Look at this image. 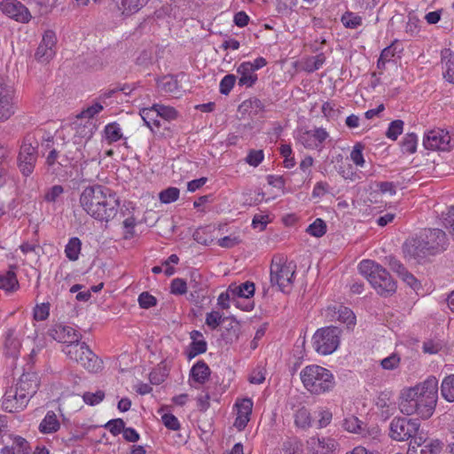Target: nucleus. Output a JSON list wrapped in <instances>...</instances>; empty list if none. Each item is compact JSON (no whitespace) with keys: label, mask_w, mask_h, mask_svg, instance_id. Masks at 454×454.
Returning a JSON list of instances; mask_svg holds the SVG:
<instances>
[{"label":"nucleus","mask_w":454,"mask_h":454,"mask_svg":"<svg viewBox=\"0 0 454 454\" xmlns=\"http://www.w3.org/2000/svg\"><path fill=\"white\" fill-rule=\"evenodd\" d=\"M441 59L444 79L450 83H454V52L448 48L442 50Z\"/></svg>","instance_id":"nucleus-23"},{"label":"nucleus","mask_w":454,"mask_h":454,"mask_svg":"<svg viewBox=\"0 0 454 454\" xmlns=\"http://www.w3.org/2000/svg\"><path fill=\"white\" fill-rule=\"evenodd\" d=\"M266 370L261 365H257L249 374L248 381L251 384L260 385L265 380Z\"/></svg>","instance_id":"nucleus-54"},{"label":"nucleus","mask_w":454,"mask_h":454,"mask_svg":"<svg viewBox=\"0 0 454 454\" xmlns=\"http://www.w3.org/2000/svg\"><path fill=\"white\" fill-rule=\"evenodd\" d=\"M81 247V240L76 237L71 238L65 248L67 257L71 261H76L79 257Z\"/></svg>","instance_id":"nucleus-36"},{"label":"nucleus","mask_w":454,"mask_h":454,"mask_svg":"<svg viewBox=\"0 0 454 454\" xmlns=\"http://www.w3.org/2000/svg\"><path fill=\"white\" fill-rule=\"evenodd\" d=\"M403 121L401 120H395L389 123L388 129L386 132V136L392 139L396 140L398 136L403 132Z\"/></svg>","instance_id":"nucleus-50"},{"label":"nucleus","mask_w":454,"mask_h":454,"mask_svg":"<svg viewBox=\"0 0 454 454\" xmlns=\"http://www.w3.org/2000/svg\"><path fill=\"white\" fill-rule=\"evenodd\" d=\"M444 347L442 340L439 339L426 340L422 345V350L426 354L434 355L439 353Z\"/></svg>","instance_id":"nucleus-42"},{"label":"nucleus","mask_w":454,"mask_h":454,"mask_svg":"<svg viewBox=\"0 0 454 454\" xmlns=\"http://www.w3.org/2000/svg\"><path fill=\"white\" fill-rule=\"evenodd\" d=\"M149 0H121V9L125 15H131L142 9Z\"/></svg>","instance_id":"nucleus-34"},{"label":"nucleus","mask_w":454,"mask_h":454,"mask_svg":"<svg viewBox=\"0 0 454 454\" xmlns=\"http://www.w3.org/2000/svg\"><path fill=\"white\" fill-rule=\"evenodd\" d=\"M329 446L325 438L311 436L307 440V450L311 454H325Z\"/></svg>","instance_id":"nucleus-31"},{"label":"nucleus","mask_w":454,"mask_h":454,"mask_svg":"<svg viewBox=\"0 0 454 454\" xmlns=\"http://www.w3.org/2000/svg\"><path fill=\"white\" fill-rule=\"evenodd\" d=\"M341 330L337 326H325L316 331L312 337V346L320 355H330L339 347Z\"/></svg>","instance_id":"nucleus-8"},{"label":"nucleus","mask_w":454,"mask_h":454,"mask_svg":"<svg viewBox=\"0 0 454 454\" xmlns=\"http://www.w3.org/2000/svg\"><path fill=\"white\" fill-rule=\"evenodd\" d=\"M238 407V417L235 420V426L242 429L250 420V415L253 409V401L250 398H244L239 403H236Z\"/></svg>","instance_id":"nucleus-20"},{"label":"nucleus","mask_w":454,"mask_h":454,"mask_svg":"<svg viewBox=\"0 0 454 454\" xmlns=\"http://www.w3.org/2000/svg\"><path fill=\"white\" fill-rule=\"evenodd\" d=\"M299 0H275L276 11L282 15L290 14L298 5Z\"/></svg>","instance_id":"nucleus-41"},{"label":"nucleus","mask_w":454,"mask_h":454,"mask_svg":"<svg viewBox=\"0 0 454 454\" xmlns=\"http://www.w3.org/2000/svg\"><path fill=\"white\" fill-rule=\"evenodd\" d=\"M447 236L440 229H427L417 238L407 240L403 247L405 257L418 261L434 255L447 247Z\"/></svg>","instance_id":"nucleus-3"},{"label":"nucleus","mask_w":454,"mask_h":454,"mask_svg":"<svg viewBox=\"0 0 454 454\" xmlns=\"http://www.w3.org/2000/svg\"><path fill=\"white\" fill-rule=\"evenodd\" d=\"M300 378L305 389L316 395L332 391L336 385L332 372L317 364L305 366L301 371Z\"/></svg>","instance_id":"nucleus-4"},{"label":"nucleus","mask_w":454,"mask_h":454,"mask_svg":"<svg viewBox=\"0 0 454 454\" xmlns=\"http://www.w3.org/2000/svg\"><path fill=\"white\" fill-rule=\"evenodd\" d=\"M342 427L348 432L361 434L364 437L366 436L364 423L355 416H349L344 419Z\"/></svg>","instance_id":"nucleus-29"},{"label":"nucleus","mask_w":454,"mask_h":454,"mask_svg":"<svg viewBox=\"0 0 454 454\" xmlns=\"http://www.w3.org/2000/svg\"><path fill=\"white\" fill-rule=\"evenodd\" d=\"M63 157L64 159L62 160V162H59V164L66 166L68 163H72L73 161L77 162L83 159L84 154L82 150L76 145L75 142H74L72 144L67 143L65 145Z\"/></svg>","instance_id":"nucleus-27"},{"label":"nucleus","mask_w":454,"mask_h":454,"mask_svg":"<svg viewBox=\"0 0 454 454\" xmlns=\"http://www.w3.org/2000/svg\"><path fill=\"white\" fill-rule=\"evenodd\" d=\"M80 205L92 218L108 223L115 217L119 200L111 189L103 185L86 187L80 195Z\"/></svg>","instance_id":"nucleus-2"},{"label":"nucleus","mask_w":454,"mask_h":454,"mask_svg":"<svg viewBox=\"0 0 454 454\" xmlns=\"http://www.w3.org/2000/svg\"><path fill=\"white\" fill-rule=\"evenodd\" d=\"M161 420L164 426L170 430H179L180 423L177 418L172 413H165L161 416Z\"/></svg>","instance_id":"nucleus-60"},{"label":"nucleus","mask_w":454,"mask_h":454,"mask_svg":"<svg viewBox=\"0 0 454 454\" xmlns=\"http://www.w3.org/2000/svg\"><path fill=\"white\" fill-rule=\"evenodd\" d=\"M0 9L4 14L21 23H27L31 19L28 9L18 0H3Z\"/></svg>","instance_id":"nucleus-14"},{"label":"nucleus","mask_w":454,"mask_h":454,"mask_svg":"<svg viewBox=\"0 0 454 454\" xmlns=\"http://www.w3.org/2000/svg\"><path fill=\"white\" fill-rule=\"evenodd\" d=\"M236 82V76L234 74L225 75L220 82V92L223 95H228L232 90Z\"/></svg>","instance_id":"nucleus-57"},{"label":"nucleus","mask_w":454,"mask_h":454,"mask_svg":"<svg viewBox=\"0 0 454 454\" xmlns=\"http://www.w3.org/2000/svg\"><path fill=\"white\" fill-rule=\"evenodd\" d=\"M437 400L438 380L429 376L424 381L402 391L399 409L404 415H417L427 419L434 414Z\"/></svg>","instance_id":"nucleus-1"},{"label":"nucleus","mask_w":454,"mask_h":454,"mask_svg":"<svg viewBox=\"0 0 454 454\" xmlns=\"http://www.w3.org/2000/svg\"><path fill=\"white\" fill-rule=\"evenodd\" d=\"M363 149L364 147L361 144H356L350 153V159L358 167H363L364 164Z\"/></svg>","instance_id":"nucleus-59"},{"label":"nucleus","mask_w":454,"mask_h":454,"mask_svg":"<svg viewBox=\"0 0 454 454\" xmlns=\"http://www.w3.org/2000/svg\"><path fill=\"white\" fill-rule=\"evenodd\" d=\"M310 412L305 407L298 409L294 414V424L296 427L306 429L311 427Z\"/></svg>","instance_id":"nucleus-35"},{"label":"nucleus","mask_w":454,"mask_h":454,"mask_svg":"<svg viewBox=\"0 0 454 454\" xmlns=\"http://www.w3.org/2000/svg\"><path fill=\"white\" fill-rule=\"evenodd\" d=\"M140 115L146 126L156 133L161 125L158 111H156V104L150 108H143L140 111Z\"/></svg>","instance_id":"nucleus-25"},{"label":"nucleus","mask_w":454,"mask_h":454,"mask_svg":"<svg viewBox=\"0 0 454 454\" xmlns=\"http://www.w3.org/2000/svg\"><path fill=\"white\" fill-rule=\"evenodd\" d=\"M333 310L338 314V320L347 325L348 328H353L356 325V315L349 308L340 305L338 309L334 307Z\"/></svg>","instance_id":"nucleus-30"},{"label":"nucleus","mask_w":454,"mask_h":454,"mask_svg":"<svg viewBox=\"0 0 454 454\" xmlns=\"http://www.w3.org/2000/svg\"><path fill=\"white\" fill-rule=\"evenodd\" d=\"M418 137L414 133L405 135L402 141V150L406 153H414L417 150Z\"/></svg>","instance_id":"nucleus-45"},{"label":"nucleus","mask_w":454,"mask_h":454,"mask_svg":"<svg viewBox=\"0 0 454 454\" xmlns=\"http://www.w3.org/2000/svg\"><path fill=\"white\" fill-rule=\"evenodd\" d=\"M15 112V89L8 78L0 75V122L9 120Z\"/></svg>","instance_id":"nucleus-9"},{"label":"nucleus","mask_w":454,"mask_h":454,"mask_svg":"<svg viewBox=\"0 0 454 454\" xmlns=\"http://www.w3.org/2000/svg\"><path fill=\"white\" fill-rule=\"evenodd\" d=\"M105 427L108 429L113 435L116 436L120 434L121 432H123L125 428V423L121 419H114L109 420L105 425Z\"/></svg>","instance_id":"nucleus-56"},{"label":"nucleus","mask_w":454,"mask_h":454,"mask_svg":"<svg viewBox=\"0 0 454 454\" xmlns=\"http://www.w3.org/2000/svg\"><path fill=\"white\" fill-rule=\"evenodd\" d=\"M105 398V392L103 390H98L95 393L84 392L82 395L83 402L90 406H94L101 403Z\"/></svg>","instance_id":"nucleus-49"},{"label":"nucleus","mask_w":454,"mask_h":454,"mask_svg":"<svg viewBox=\"0 0 454 454\" xmlns=\"http://www.w3.org/2000/svg\"><path fill=\"white\" fill-rule=\"evenodd\" d=\"M325 62V57L323 53L307 59L304 62V70L308 73H313L322 67Z\"/></svg>","instance_id":"nucleus-39"},{"label":"nucleus","mask_w":454,"mask_h":454,"mask_svg":"<svg viewBox=\"0 0 454 454\" xmlns=\"http://www.w3.org/2000/svg\"><path fill=\"white\" fill-rule=\"evenodd\" d=\"M343 26L347 28H357L362 25V17L352 12H346L340 19Z\"/></svg>","instance_id":"nucleus-40"},{"label":"nucleus","mask_w":454,"mask_h":454,"mask_svg":"<svg viewBox=\"0 0 454 454\" xmlns=\"http://www.w3.org/2000/svg\"><path fill=\"white\" fill-rule=\"evenodd\" d=\"M56 34L52 30L45 31L35 51V59L42 63H47L52 59L56 54Z\"/></svg>","instance_id":"nucleus-13"},{"label":"nucleus","mask_w":454,"mask_h":454,"mask_svg":"<svg viewBox=\"0 0 454 454\" xmlns=\"http://www.w3.org/2000/svg\"><path fill=\"white\" fill-rule=\"evenodd\" d=\"M358 270L370 284H380L390 278L386 269L372 260H363L358 265Z\"/></svg>","instance_id":"nucleus-12"},{"label":"nucleus","mask_w":454,"mask_h":454,"mask_svg":"<svg viewBox=\"0 0 454 454\" xmlns=\"http://www.w3.org/2000/svg\"><path fill=\"white\" fill-rule=\"evenodd\" d=\"M180 191L176 187H168L159 193L160 202L168 204L178 200Z\"/></svg>","instance_id":"nucleus-44"},{"label":"nucleus","mask_w":454,"mask_h":454,"mask_svg":"<svg viewBox=\"0 0 454 454\" xmlns=\"http://www.w3.org/2000/svg\"><path fill=\"white\" fill-rule=\"evenodd\" d=\"M51 304L49 301L36 304L34 308V319L36 321H43L49 317Z\"/></svg>","instance_id":"nucleus-48"},{"label":"nucleus","mask_w":454,"mask_h":454,"mask_svg":"<svg viewBox=\"0 0 454 454\" xmlns=\"http://www.w3.org/2000/svg\"><path fill=\"white\" fill-rule=\"evenodd\" d=\"M237 73L239 74L238 82L239 86L249 88L257 81V74L253 70L252 65L248 61L241 63L237 68Z\"/></svg>","instance_id":"nucleus-22"},{"label":"nucleus","mask_w":454,"mask_h":454,"mask_svg":"<svg viewBox=\"0 0 454 454\" xmlns=\"http://www.w3.org/2000/svg\"><path fill=\"white\" fill-rule=\"evenodd\" d=\"M12 388L17 389L19 395H22L27 402L36 393L38 384L36 379L30 374H22L18 382L12 386Z\"/></svg>","instance_id":"nucleus-18"},{"label":"nucleus","mask_w":454,"mask_h":454,"mask_svg":"<svg viewBox=\"0 0 454 454\" xmlns=\"http://www.w3.org/2000/svg\"><path fill=\"white\" fill-rule=\"evenodd\" d=\"M28 402L19 395L17 389L10 387L4 393L2 401V407L7 412H19L23 411Z\"/></svg>","instance_id":"nucleus-17"},{"label":"nucleus","mask_w":454,"mask_h":454,"mask_svg":"<svg viewBox=\"0 0 454 454\" xmlns=\"http://www.w3.org/2000/svg\"><path fill=\"white\" fill-rule=\"evenodd\" d=\"M210 372L208 365L203 360H200L192 367L189 381L203 385L208 380Z\"/></svg>","instance_id":"nucleus-21"},{"label":"nucleus","mask_w":454,"mask_h":454,"mask_svg":"<svg viewBox=\"0 0 454 454\" xmlns=\"http://www.w3.org/2000/svg\"><path fill=\"white\" fill-rule=\"evenodd\" d=\"M442 217L444 227L448 229L451 236L454 237V207H450L446 213H442Z\"/></svg>","instance_id":"nucleus-58"},{"label":"nucleus","mask_w":454,"mask_h":454,"mask_svg":"<svg viewBox=\"0 0 454 454\" xmlns=\"http://www.w3.org/2000/svg\"><path fill=\"white\" fill-rule=\"evenodd\" d=\"M156 111L160 118L168 121L176 120L178 116L177 111L172 106L156 104Z\"/></svg>","instance_id":"nucleus-46"},{"label":"nucleus","mask_w":454,"mask_h":454,"mask_svg":"<svg viewBox=\"0 0 454 454\" xmlns=\"http://www.w3.org/2000/svg\"><path fill=\"white\" fill-rule=\"evenodd\" d=\"M389 267L391 270L397 275L399 280L406 284H412L417 281L415 277L395 258H389Z\"/></svg>","instance_id":"nucleus-26"},{"label":"nucleus","mask_w":454,"mask_h":454,"mask_svg":"<svg viewBox=\"0 0 454 454\" xmlns=\"http://www.w3.org/2000/svg\"><path fill=\"white\" fill-rule=\"evenodd\" d=\"M441 395L447 402H454V374H450L442 380Z\"/></svg>","instance_id":"nucleus-33"},{"label":"nucleus","mask_w":454,"mask_h":454,"mask_svg":"<svg viewBox=\"0 0 454 454\" xmlns=\"http://www.w3.org/2000/svg\"><path fill=\"white\" fill-rule=\"evenodd\" d=\"M158 87L161 91L176 95L178 92V83L173 76H164L158 82Z\"/></svg>","instance_id":"nucleus-38"},{"label":"nucleus","mask_w":454,"mask_h":454,"mask_svg":"<svg viewBox=\"0 0 454 454\" xmlns=\"http://www.w3.org/2000/svg\"><path fill=\"white\" fill-rule=\"evenodd\" d=\"M179 258L176 254H171L165 262L160 265L154 266L152 271L154 274L164 273L166 276H171L174 274V265L177 264Z\"/></svg>","instance_id":"nucleus-32"},{"label":"nucleus","mask_w":454,"mask_h":454,"mask_svg":"<svg viewBox=\"0 0 454 454\" xmlns=\"http://www.w3.org/2000/svg\"><path fill=\"white\" fill-rule=\"evenodd\" d=\"M420 422L417 419L395 417L389 424V437L396 442H406L420 446L422 437H417Z\"/></svg>","instance_id":"nucleus-6"},{"label":"nucleus","mask_w":454,"mask_h":454,"mask_svg":"<svg viewBox=\"0 0 454 454\" xmlns=\"http://www.w3.org/2000/svg\"><path fill=\"white\" fill-rule=\"evenodd\" d=\"M444 447L442 441L439 439H428L421 441L420 446H410L407 454H440Z\"/></svg>","instance_id":"nucleus-19"},{"label":"nucleus","mask_w":454,"mask_h":454,"mask_svg":"<svg viewBox=\"0 0 454 454\" xmlns=\"http://www.w3.org/2000/svg\"><path fill=\"white\" fill-rule=\"evenodd\" d=\"M224 318L223 315L219 311H211L206 316V325L211 328V330H215L223 322Z\"/></svg>","instance_id":"nucleus-52"},{"label":"nucleus","mask_w":454,"mask_h":454,"mask_svg":"<svg viewBox=\"0 0 454 454\" xmlns=\"http://www.w3.org/2000/svg\"><path fill=\"white\" fill-rule=\"evenodd\" d=\"M207 342L204 340H192L190 344V349L188 352V357L193 358L198 355L203 354L207 351Z\"/></svg>","instance_id":"nucleus-51"},{"label":"nucleus","mask_w":454,"mask_h":454,"mask_svg":"<svg viewBox=\"0 0 454 454\" xmlns=\"http://www.w3.org/2000/svg\"><path fill=\"white\" fill-rule=\"evenodd\" d=\"M390 404H391V403L387 396V394L381 393L378 396L377 401H376L377 407L381 408V409L387 408L386 411H382V412H381V416L384 417V419H387L391 414L388 410Z\"/></svg>","instance_id":"nucleus-61"},{"label":"nucleus","mask_w":454,"mask_h":454,"mask_svg":"<svg viewBox=\"0 0 454 454\" xmlns=\"http://www.w3.org/2000/svg\"><path fill=\"white\" fill-rule=\"evenodd\" d=\"M239 334L240 325L239 322L231 320L227 325L226 329H224L222 333V339L225 341V343L231 344L239 340Z\"/></svg>","instance_id":"nucleus-28"},{"label":"nucleus","mask_w":454,"mask_h":454,"mask_svg":"<svg viewBox=\"0 0 454 454\" xmlns=\"http://www.w3.org/2000/svg\"><path fill=\"white\" fill-rule=\"evenodd\" d=\"M423 145L427 150L450 152L454 145L448 131L441 129L427 132L423 138Z\"/></svg>","instance_id":"nucleus-11"},{"label":"nucleus","mask_w":454,"mask_h":454,"mask_svg":"<svg viewBox=\"0 0 454 454\" xmlns=\"http://www.w3.org/2000/svg\"><path fill=\"white\" fill-rule=\"evenodd\" d=\"M67 356L80 364L90 372H98L103 367L102 360L85 343L78 340L74 344L64 345L62 348Z\"/></svg>","instance_id":"nucleus-5"},{"label":"nucleus","mask_w":454,"mask_h":454,"mask_svg":"<svg viewBox=\"0 0 454 454\" xmlns=\"http://www.w3.org/2000/svg\"><path fill=\"white\" fill-rule=\"evenodd\" d=\"M104 133L109 144L117 142L122 137L121 129L116 122L107 124L104 129Z\"/></svg>","instance_id":"nucleus-37"},{"label":"nucleus","mask_w":454,"mask_h":454,"mask_svg":"<svg viewBox=\"0 0 454 454\" xmlns=\"http://www.w3.org/2000/svg\"><path fill=\"white\" fill-rule=\"evenodd\" d=\"M104 109V106L100 103H95L92 106L87 107L83 110L79 115V118H88L90 119L94 117L96 114L100 113Z\"/></svg>","instance_id":"nucleus-64"},{"label":"nucleus","mask_w":454,"mask_h":454,"mask_svg":"<svg viewBox=\"0 0 454 454\" xmlns=\"http://www.w3.org/2000/svg\"><path fill=\"white\" fill-rule=\"evenodd\" d=\"M140 308L148 309L157 304V299L148 292H143L137 299Z\"/></svg>","instance_id":"nucleus-55"},{"label":"nucleus","mask_w":454,"mask_h":454,"mask_svg":"<svg viewBox=\"0 0 454 454\" xmlns=\"http://www.w3.org/2000/svg\"><path fill=\"white\" fill-rule=\"evenodd\" d=\"M298 141L309 149L319 147L310 130L301 131L298 135Z\"/></svg>","instance_id":"nucleus-47"},{"label":"nucleus","mask_w":454,"mask_h":454,"mask_svg":"<svg viewBox=\"0 0 454 454\" xmlns=\"http://www.w3.org/2000/svg\"><path fill=\"white\" fill-rule=\"evenodd\" d=\"M254 291L255 286H235L232 293L241 298H249L254 294Z\"/></svg>","instance_id":"nucleus-62"},{"label":"nucleus","mask_w":454,"mask_h":454,"mask_svg":"<svg viewBox=\"0 0 454 454\" xmlns=\"http://www.w3.org/2000/svg\"><path fill=\"white\" fill-rule=\"evenodd\" d=\"M264 159V153L262 150H250L245 159V161L252 166H259Z\"/></svg>","instance_id":"nucleus-53"},{"label":"nucleus","mask_w":454,"mask_h":454,"mask_svg":"<svg viewBox=\"0 0 454 454\" xmlns=\"http://www.w3.org/2000/svg\"><path fill=\"white\" fill-rule=\"evenodd\" d=\"M60 422L52 411H48L39 424L38 429L42 434H53L59 430Z\"/></svg>","instance_id":"nucleus-24"},{"label":"nucleus","mask_w":454,"mask_h":454,"mask_svg":"<svg viewBox=\"0 0 454 454\" xmlns=\"http://www.w3.org/2000/svg\"><path fill=\"white\" fill-rule=\"evenodd\" d=\"M306 231L313 237L320 238L326 232V224L322 219L317 218L308 226Z\"/></svg>","instance_id":"nucleus-43"},{"label":"nucleus","mask_w":454,"mask_h":454,"mask_svg":"<svg viewBox=\"0 0 454 454\" xmlns=\"http://www.w3.org/2000/svg\"><path fill=\"white\" fill-rule=\"evenodd\" d=\"M63 192L64 189L61 185H53L46 192L44 195V200L47 202H55Z\"/></svg>","instance_id":"nucleus-63"},{"label":"nucleus","mask_w":454,"mask_h":454,"mask_svg":"<svg viewBox=\"0 0 454 454\" xmlns=\"http://www.w3.org/2000/svg\"><path fill=\"white\" fill-rule=\"evenodd\" d=\"M2 442L4 447L0 450L1 454H31L28 442L20 435L5 434Z\"/></svg>","instance_id":"nucleus-15"},{"label":"nucleus","mask_w":454,"mask_h":454,"mask_svg":"<svg viewBox=\"0 0 454 454\" xmlns=\"http://www.w3.org/2000/svg\"><path fill=\"white\" fill-rule=\"evenodd\" d=\"M49 335L65 345L74 344L82 339V334L74 328L60 324L53 325L49 330Z\"/></svg>","instance_id":"nucleus-16"},{"label":"nucleus","mask_w":454,"mask_h":454,"mask_svg":"<svg viewBox=\"0 0 454 454\" xmlns=\"http://www.w3.org/2000/svg\"><path fill=\"white\" fill-rule=\"evenodd\" d=\"M39 143L33 135H27L21 141L20 146L17 167L25 177L32 175L38 160Z\"/></svg>","instance_id":"nucleus-7"},{"label":"nucleus","mask_w":454,"mask_h":454,"mask_svg":"<svg viewBox=\"0 0 454 454\" xmlns=\"http://www.w3.org/2000/svg\"><path fill=\"white\" fill-rule=\"evenodd\" d=\"M295 265L281 256H274L270 265V284H290L295 271Z\"/></svg>","instance_id":"nucleus-10"}]
</instances>
